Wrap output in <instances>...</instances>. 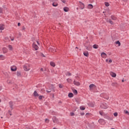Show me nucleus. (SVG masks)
I'll return each instance as SVG.
<instances>
[{
  "label": "nucleus",
  "instance_id": "obj_1",
  "mask_svg": "<svg viewBox=\"0 0 129 129\" xmlns=\"http://www.w3.org/2000/svg\"><path fill=\"white\" fill-rule=\"evenodd\" d=\"M32 47L35 49L36 51H37V50H38L39 49V46H38V45H37V44H36V43L35 42H33V43L32 44Z\"/></svg>",
  "mask_w": 129,
  "mask_h": 129
},
{
  "label": "nucleus",
  "instance_id": "obj_2",
  "mask_svg": "<svg viewBox=\"0 0 129 129\" xmlns=\"http://www.w3.org/2000/svg\"><path fill=\"white\" fill-rule=\"evenodd\" d=\"M49 51L50 52H53V53H54V52H57V50H56V47H52L49 48Z\"/></svg>",
  "mask_w": 129,
  "mask_h": 129
},
{
  "label": "nucleus",
  "instance_id": "obj_3",
  "mask_svg": "<svg viewBox=\"0 0 129 129\" xmlns=\"http://www.w3.org/2000/svg\"><path fill=\"white\" fill-rule=\"evenodd\" d=\"M90 90H93V88H96V86L95 85L92 84L89 86Z\"/></svg>",
  "mask_w": 129,
  "mask_h": 129
},
{
  "label": "nucleus",
  "instance_id": "obj_4",
  "mask_svg": "<svg viewBox=\"0 0 129 129\" xmlns=\"http://www.w3.org/2000/svg\"><path fill=\"white\" fill-rule=\"evenodd\" d=\"M18 69L17 68V67L13 66L12 67H11V71L14 72L15 71H17V70Z\"/></svg>",
  "mask_w": 129,
  "mask_h": 129
},
{
  "label": "nucleus",
  "instance_id": "obj_5",
  "mask_svg": "<svg viewBox=\"0 0 129 129\" xmlns=\"http://www.w3.org/2000/svg\"><path fill=\"white\" fill-rule=\"evenodd\" d=\"M79 4H80V6L81 10H83V9L85 8V5H84V4H83L82 2L80 1L79 2Z\"/></svg>",
  "mask_w": 129,
  "mask_h": 129
},
{
  "label": "nucleus",
  "instance_id": "obj_6",
  "mask_svg": "<svg viewBox=\"0 0 129 129\" xmlns=\"http://www.w3.org/2000/svg\"><path fill=\"white\" fill-rule=\"evenodd\" d=\"M85 47H86V50H88V51H91V49H92V46H91L90 45H89L88 46H85Z\"/></svg>",
  "mask_w": 129,
  "mask_h": 129
},
{
  "label": "nucleus",
  "instance_id": "obj_7",
  "mask_svg": "<svg viewBox=\"0 0 129 129\" xmlns=\"http://www.w3.org/2000/svg\"><path fill=\"white\" fill-rule=\"evenodd\" d=\"M52 120H53V122L54 123H56L57 122H58V119H57V118L56 117V116H53L52 117Z\"/></svg>",
  "mask_w": 129,
  "mask_h": 129
},
{
  "label": "nucleus",
  "instance_id": "obj_8",
  "mask_svg": "<svg viewBox=\"0 0 129 129\" xmlns=\"http://www.w3.org/2000/svg\"><path fill=\"white\" fill-rule=\"evenodd\" d=\"M101 108H103V109H106V108H107V105H106L105 103L103 104L102 105H101Z\"/></svg>",
  "mask_w": 129,
  "mask_h": 129
},
{
  "label": "nucleus",
  "instance_id": "obj_9",
  "mask_svg": "<svg viewBox=\"0 0 129 129\" xmlns=\"http://www.w3.org/2000/svg\"><path fill=\"white\" fill-rule=\"evenodd\" d=\"M101 56L102 58H106V56H107V55L106 54V53H105V52H102L101 54Z\"/></svg>",
  "mask_w": 129,
  "mask_h": 129
},
{
  "label": "nucleus",
  "instance_id": "obj_10",
  "mask_svg": "<svg viewBox=\"0 0 129 129\" xmlns=\"http://www.w3.org/2000/svg\"><path fill=\"white\" fill-rule=\"evenodd\" d=\"M33 96H35V97H38L39 96V94L37 92V91H35L33 93Z\"/></svg>",
  "mask_w": 129,
  "mask_h": 129
},
{
  "label": "nucleus",
  "instance_id": "obj_11",
  "mask_svg": "<svg viewBox=\"0 0 129 129\" xmlns=\"http://www.w3.org/2000/svg\"><path fill=\"white\" fill-rule=\"evenodd\" d=\"M9 105L11 108V110H13V106H14V105L13 104V101L9 102Z\"/></svg>",
  "mask_w": 129,
  "mask_h": 129
},
{
  "label": "nucleus",
  "instance_id": "obj_12",
  "mask_svg": "<svg viewBox=\"0 0 129 129\" xmlns=\"http://www.w3.org/2000/svg\"><path fill=\"white\" fill-rule=\"evenodd\" d=\"M0 30L1 31H3V30H5V25L0 24Z\"/></svg>",
  "mask_w": 129,
  "mask_h": 129
},
{
  "label": "nucleus",
  "instance_id": "obj_13",
  "mask_svg": "<svg viewBox=\"0 0 129 129\" xmlns=\"http://www.w3.org/2000/svg\"><path fill=\"white\" fill-rule=\"evenodd\" d=\"M83 54L86 57L89 56V53L87 51L84 52Z\"/></svg>",
  "mask_w": 129,
  "mask_h": 129
},
{
  "label": "nucleus",
  "instance_id": "obj_14",
  "mask_svg": "<svg viewBox=\"0 0 129 129\" xmlns=\"http://www.w3.org/2000/svg\"><path fill=\"white\" fill-rule=\"evenodd\" d=\"M74 84H75V85H77V86H79V85H80V83L79 82L74 81Z\"/></svg>",
  "mask_w": 129,
  "mask_h": 129
},
{
  "label": "nucleus",
  "instance_id": "obj_15",
  "mask_svg": "<svg viewBox=\"0 0 129 129\" xmlns=\"http://www.w3.org/2000/svg\"><path fill=\"white\" fill-rule=\"evenodd\" d=\"M24 69L25 71H29V70H30V68H29L27 66H24Z\"/></svg>",
  "mask_w": 129,
  "mask_h": 129
},
{
  "label": "nucleus",
  "instance_id": "obj_16",
  "mask_svg": "<svg viewBox=\"0 0 129 129\" xmlns=\"http://www.w3.org/2000/svg\"><path fill=\"white\" fill-rule=\"evenodd\" d=\"M110 75L112 76V77H116V74L113 72H111L110 73Z\"/></svg>",
  "mask_w": 129,
  "mask_h": 129
},
{
  "label": "nucleus",
  "instance_id": "obj_17",
  "mask_svg": "<svg viewBox=\"0 0 129 129\" xmlns=\"http://www.w3.org/2000/svg\"><path fill=\"white\" fill-rule=\"evenodd\" d=\"M63 11L66 13H67V12H69V8L68 7H64Z\"/></svg>",
  "mask_w": 129,
  "mask_h": 129
},
{
  "label": "nucleus",
  "instance_id": "obj_18",
  "mask_svg": "<svg viewBox=\"0 0 129 129\" xmlns=\"http://www.w3.org/2000/svg\"><path fill=\"white\" fill-rule=\"evenodd\" d=\"M111 18L112 19V20H113V21H116V20H117V18H116V17L113 15L111 16Z\"/></svg>",
  "mask_w": 129,
  "mask_h": 129
},
{
  "label": "nucleus",
  "instance_id": "obj_19",
  "mask_svg": "<svg viewBox=\"0 0 129 129\" xmlns=\"http://www.w3.org/2000/svg\"><path fill=\"white\" fill-rule=\"evenodd\" d=\"M111 85H112V86H113V87H117L118 84H117V83L114 82V83H112L111 84Z\"/></svg>",
  "mask_w": 129,
  "mask_h": 129
},
{
  "label": "nucleus",
  "instance_id": "obj_20",
  "mask_svg": "<svg viewBox=\"0 0 129 129\" xmlns=\"http://www.w3.org/2000/svg\"><path fill=\"white\" fill-rule=\"evenodd\" d=\"M3 53H5L8 52V48L7 47H4L3 48Z\"/></svg>",
  "mask_w": 129,
  "mask_h": 129
},
{
  "label": "nucleus",
  "instance_id": "obj_21",
  "mask_svg": "<svg viewBox=\"0 0 129 129\" xmlns=\"http://www.w3.org/2000/svg\"><path fill=\"white\" fill-rule=\"evenodd\" d=\"M50 65L52 66V67H55L56 66V64H55V62L53 61H51L50 62Z\"/></svg>",
  "mask_w": 129,
  "mask_h": 129
},
{
  "label": "nucleus",
  "instance_id": "obj_22",
  "mask_svg": "<svg viewBox=\"0 0 129 129\" xmlns=\"http://www.w3.org/2000/svg\"><path fill=\"white\" fill-rule=\"evenodd\" d=\"M73 92L74 94H75V95H77V94H78V92L77 91V90L74 89L73 91Z\"/></svg>",
  "mask_w": 129,
  "mask_h": 129
},
{
  "label": "nucleus",
  "instance_id": "obj_23",
  "mask_svg": "<svg viewBox=\"0 0 129 129\" xmlns=\"http://www.w3.org/2000/svg\"><path fill=\"white\" fill-rule=\"evenodd\" d=\"M53 7H58V3L56 2H54L52 4Z\"/></svg>",
  "mask_w": 129,
  "mask_h": 129
},
{
  "label": "nucleus",
  "instance_id": "obj_24",
  "mask_svg": "<svg viewBox=\"0 0 129 129\" xmlns=\"http://www.w3.org/2000/svg\"><path fill=\"white\" fill-rule=\"evenodd\" d=\"M88 9H93V5L92 4H89L88 5Z\"/></svg>",
  "mask_w": 129,
  "mask_h": 129
},
{
  "label": "nucleus",
  "instance_id": "obj_25",
  "mask_svg": "<svg viewBox=\"0 0 129 129\" xmlns=\"http://www.w3.org/2000/svg\"><path fill=\"white\" fill-rule=\"evenodd\" d=\"M68 96H69V97H70V98L73 97V96H74L73 93H70L68 95Z\"/></svg>",
  "mask_w": 129,
  "mask_h": 129
},
{
  "label": "nucleus",
  "instance_id": "obj_26",
  "mask_svg": "<svg viewBox=\"0 0 129 129\" xmlns=\"http://www.w3.org/2000/svg\"><path fill=\"white\" fill-rule=\"evenodd\" d=\"M93 48H94V49H98V45H97V44H94L93 45Z\"/></svg>",
  "mask_w": 129,
  "mask_h": 129
},
{
  "label": "nucleus",
  "instance_id": "obj_27",
  "mask_svg": "<svg viewBox=\"0 0 129 129\" xmlns=\"http://www.w3.org/2000/svg\"><path fill=\"white\" fill-rule=\"evenodd\" d=\"M115 44H118V46L119 47V46H120L121 44H120V42H119V40L116 41L115 42Z\"/></svg>",
  "mask_w": 129,
  "mask_h": 129
},
{
  "label": "nucleus",
  "instance_id": "obj_28",
  "mask_svg": "<svg viewBox=\"0 0 129 129\" xmlns=\"http://www.w3.org/2000/svg\"><path fill=\"white\" fill-rule=\"evenodd\" d=\"M71 75H72V74H71L70 72H68L67 73H66V76H71Z\"/></svg>",
  "mask_w": 129,
  "mask_h": 129
},
{
  "label": "nucleus",
  "instance_id": "obj_29",
  "mask_svg": "<svg viewBox=\"0 0 129 129\" xmlns=\"http://www.w3.org/2000/svg\"><path fill=\"white\" fill-rule=\"evenodd\" d=\"M17 76H22V74L21 73V72H17Z\"/></svg>",
  "mask_w": 129,
  "mask_h": 129
},
{
  "label": "nucleus",
  "instance_id": "obj_30",
  "mask_svg": "<svg viewBox=\"0 0 129 129\" xmlns=\"http://www.w3.org/2000/svg\"><path fill=\"white\" fill-rule=\"evenodd\" d=\"M104 5L106 7H109V3L108 2H105Z\"/></svg>",
  "mask_w": 129,
  "mask_h": 129
},
{
  "label": "nucleus",
  "instance_id": "obj_31",
  "mask_svg": "<svg viewBox=\"0 0 129 129\" xmlns=\"http://www.w3.org/2000/svg\"><path fill=\"white\" fill-rule=\"evenodd\" d=\"M8 48L9 49V50H10V51H12V50H13V46H12V45H9L8 46Z\"/></svg>",
  "mask_w": 129,
  "mask_h": 129
},
{
  "label": "nucleus",
  "instance_id": "obj_32",
  "mask_svg": "<svg viewBox=\"0 0 129 129\" xmlns=\"http://www.w3.org/2000/svg\"><path fill=\"white\" fill-rule=\"evenodd\" d=\"M5 57H4V55H0V60H4Z\"/></svg>",
  "mask_w": 129,
  "mask_h": 129
},
{
  "label": "nucleus",
  "instance_id": "obj_33",
  "mask_svg": "<svg viewBox=\"0 0 129 129\" xmlns=\"http://www.w3.org/2000/svg\"><path fill=\"white\" fill-rule=\"evenodd\" d=\"M67 82H69V83H71L72 82V80L71 79H68L67 80Z\"/></svg>",
  "mask_w": 129,
  "mask_h": 129
},
{
  "label": "nucleus",
  "instance_id": "obj_34",
  "mask_svg": "<svg viewBox=\"0 0 129 129\" xmlns=\"http://www.w3.org/2000/svg\"><path fill=\"white\" fill-rule=\"evenodd\" d=\"M80 108L81 110H85V107L82 106H80Z\"/></svg>",
  "mask_w": 129,
  "mask_h": 129
},
{
  "label": "nucleus",
  "instance_id": "obj_35",
  "mask_svg": "<svg viewBox=\"0 0 129 129\" xmlns=\"http://www.w3.org/2000/svg\"><path fill=\"white\" fill-rule=\"evenodd\" d=\"M42 98H44V96H43L40 95V96L38 97V99H39V100H42Z\"/></svg>",
  "mask_w": 129,
  "mask_h": 129
},
{
  "label": "nucleus",
  "instance_id": "obj_36",
  "mask_svg": "<svg viewBox=\"0 0 129 129\" xmlns=\"http://www.w3.org/2000/svg\"><path fill=\"white\" fill-rule=\"evenodd\" d=\"M99 113H100V115H102V116L104 115V113H103V111H99Z\"/></svg>",
  "mask_w": 129,
  "mask_h": 129
},
{
  "label": "nucleus",
  "instance_id": "obj_37",
  "mask_svg": "<svg viewBox=\"0 0 129 129\" xmlns=\"http://www.w3.org/2000/svg\"><path fill=\"white\" fill-rule=\"evenodd\" d=\"M108 22L111 24V25H113V22H112L110 19L108 20Z\"/></svg>",
  "mask_w": 129,
  "mask_h": 129
},
{
  "label": "nucleus",
  "instance_id": "obj_38",
  "mask_svg": "<svg viewBox=\"0 0 129 129\" xmlns=\"http://www.w3.org/2000/svg\"><path fill=\"white\" fill-rule=\"evenodd\" d=\"M51 88H52L53 92H55V88H54V87H53V85H51Z\"/></svg>",
  "mask_w": 129,
  "mask_h": 129
},
{
  "label": "nucleus",
  "instance_id": "obj_39",
  "mask_svg": "<svg viewBox=\"0 0 129 129\" xmlns=\"http://www.w3.org/2000/svg\"><path fill=\"white\" fill-rule=\"evenodd\" d=\"M125 114H127V115H129V112L127 110L124 111Z\"/></svg>",
  "mask_w": 129,
  "mask_h": 129
},
{
  "label": "nucleus",
  "instance_id": "obj_40",
  "mask_svg": "<svg viewBox=\"0 0 129 129\" xmlns=\"http://www.w3.org/2000/svg\"><path fill=\"white\" fill-rule=\"evenodd\" d=\"M58 86L59 88H63V86L61 84H59Z\"/></svg>",
  "mask_w": 129,
  "mask_h": 129
},
{
  "label": "nucleus",
  "instance_id": "obj_41",
  "mask_svg": "<svg viewBox=\"0 0 129 129\" xmlns=\"http://www.w3.org/2000/svg\"><path fill=\"white\" fill-rule=\"evenodd\" d=\"M114 116H117V115H118V113H117V112H115V113H114Z\"/></svg>",
  "mask_w": 129,
  "mask_h": 129
},
{
  "label": "nucleus",
  "instance_id": "obj_42",
  "mask_svg": "<svg viewBox=\"0 0 129 129\" xmlns=\"http://www.w3.org/2000/svg\"><path fill=\"white\" fill-rule=\"evenodd\" d=\"M61 2H62V3H63V4H66V0H60Z\"/></svg>",
  "mask_w": 129,
  "mask_h": 129
},
{
  "label": "nucleus",
  "instance_id": "obj_43",
  "mask_svg": "<svg viewBox=\"0 0 129 129\" xmlns=\"http://www.w3.org/2000/svg\"><path fill=\"white\" fill-rule=\"evenodd\" d=\"M3 13V8H0V14H2Z\"/></svg>",
  "mask_w": 129,
  "mask_h": 129
},
{
  "label": "nucleus",
  "instance_id": "obj_44",
  "mask_svg": "<svg viewBox=\"0 0 129 129\" xmlns=\"http://www.w3.org/2000/svg\"><path fill=\"white\" fill-rule=\"evenodd\" d=\"M102 121H104V120H103V119H101L99 120V122H101Z\"/></svg>",
  "mask_w": 129,
  "mask_h": 129
},
{
  "label": "nucleus",
  "instance_id": "obj_45",
  "mask_svg": "<svg viewBox=\"0 0 129 129\" xmlns=\"http://www.w3.org/2000/svg\"><path fill=\"white\" fill-rule=\"evenodd\" d=\"M70 115L71 116H73L74 115V112H71Z\"/></svg>",
  "mask_w": 129,
  "mask_h": 129
},
{
  "label": "nucleus",
  "instance_id": "obj_46",
  "mask_svg": "<svg viewBox=\"0 0 129 129\" xmlns=\"http://www.w3.org/2000/svg\"><path fill=\"white\" fill-rule=\"evenodd\" d=\"M8 112H9L10 115H12V111L9 110V111H8Z\"/></svg>",
  "mask_w": 129,
  "mask_h": 129
},
{
  "label": "nucleus",
  "instance_id": "obj_47",
  "mask_svg": "<svg viewBox=\"0 0 129 129\" xmlns=\"http://www.w3.org/2000/svg\"><path fill=\"white\" fill-rule=\"evenodd\" d=\"M105 99H106L107 100H108L109 99V97L107 96L106 97H104Z\"/></svg>",
  "mask_w": 129,
  "mask_h": 129
},
{
  "label": "nucleus",
  "instance_id": "obj_48",
  "mask_svg": "<svg viewBox=\"0 0 129 129\" xmlns=\"http://www.w3.org/2000/svg\"><path fill=\"white\" fill-rule=\"evenodd\" d=\"M86 116H87V115H91V113H87L86 114Z\"/></svg>",
  "mask_w": 129,
  "mask_h": 129
},
{
  "label": "nucleus",
  "instance_id": "obj_49",
  "mask_svg": "<svg viewBox=\"0 0 129 129\" xmlns=\"http://www.w3.org/2000/svg\"><path fill=\"white\" fill-rule=\"evenodd\" d=\"M46 92H47L48 93H50V92H51V90H46Z\"/></svg>",
  "mask_w": 129,
  "mask_h": 129
},
{
  "label": "nucleus",
  "instance_id": "obj_50",
  "mask_svg": "<svg viewBox=\"0 0 129 129\" xmlns=\"http://www.w3.org/2000/svg\"><path fill=\"white\" fill-rule=\"evenodd\" d=\"M108 62H109L108 63H111V62H112V60L110 59L109 60Z\"/></svg>",
  "mask_w": 129,
  "mask_h": 129
},
{
  "label": "nucleus",
  "instance_id": "obj_51",
  "mask_svg": "<svg viewBox=\"0 0 129 129\" xmlns=\"http://www.w3.org/2000/svg\"><path fill=\"white\" fill-rule=\"evenodd\" d=\"M80 114H81V115H84V114H85L84 113V112H82V113H81Z\"/></svg>",
  "mask_w": 129,
  "mask_h": 129
},
{
  "label": "nucleus",
  "instance_id": "obj_52",
  "mask_svg": "<svg viewBox=\"0 0 129 129\" xmlns=\"http://www.w3.org/2000/svg\"><path fill=\"white\" fill-rule=\"evenodd\" d=\"M25 29H26V28H25V26L22 27L23 30H25Z\"/></svg>",
  "mask_w": 129,
  "mask_h": 129
},
{
  "label": "nucleus",
  "instance_id": "obj_53",
  "mask_svg": "<svg viewBox=\"0 0 129 129\" xmlns=\"http://www.w3.org/2000/svg\"><path fill=\"white\" fill-rule=\"evenodd\" d=\"M45 121H47V122H49V119H45Z\"/></svg>",
  "mask_w": 129,
  "mask_h": 129
},
{
  "label": "nucleus",
  "instance_id": "obj_54",
  "mask_svg": "<svg viewBox=\"0 0 129 129\" xmlns=\"http://www.w3.org/2000/svg\"><path fill=\"white\" fill-rule=\"evenodd\" d=\"M18 27H20V26H21V23H18Z\"/></svg>",
  "mask_w": 129,
  "mask_h": 129
},
{
  "label": "nucleus",
  "instance_id": "obj_55",
  "mask_svg": "<svg viewBox=\"0 0 129 129\" xmlns=\"http://www.w3.org/2000/svg\"><path fill=\"white\" fill-rule=\"evenodd\" d=\"M40 71H41L43 72L44 71V69L43 68H41Z\"/></svg>",
  "mask_w": 129,
  "mask_h": 129
},
{
  "label": "nucleus",
  "instance_id": "obj_56",
  "mask_svg": "<svg viewBox=\"0 0 129 129\" xmlns=\"http://www.w3.org/2000/svg\"><path fill=\"white\" fill-rule=\"evenodd\" d=\"M36 42L37 43L38 45H40V43H39V41H37Z\"/></svg>",
  "mask_w": 129,
  "mask_h": 129
},
{
  "label": "nucleus",
  "instance_id": "obj_57",
  "mask_svg": "<svg viewBox=\"0 0 129 129\" xmlns=\"http://www.w3.org/2000/svg\"><path fill=\"white\" fill-rule=\"evenodd\" d=\"M11 41H14V38H11Z\"/></svg>",
  "mask_w": 129,
  "mask_h": 129
},
{
  "label": "nucleus",
  "instance_id": "obj_58",
  "mask_svg": "<svg viewBox=\"0 0 129 129\" xmlns=\"http://www.w3.org/2000/svg\"><path fill=\"white\" fill-rule=\"evenodd\" d=\"M106 62H108V59H106Z\"/></svg>",
  "mask_w": 129,
  "mask_h": 129
},
{
  "label": "nucleus",
  "instance_id": "obj_59",
  "mask_svg": "<svg viewBox=\"0 0 129 129\" xmlns=\"http://www.w3.org/2000/svg\"><path fill=\"white\" fill-rule=\"evenodd\" d=\"M121 82H124V79L122 80Z\"/></svg>",
  "mask_w": 129,
  "mask_h": 129
},
{
  "label": "nucleus",
  "instance_id": "obj_60",
  "mask_svg": "<svg viewBox=\"0 0 129 129\" xmlns=\"http://www.w3.org/2000/svg\"><path fill=\"white\" fill-rule=\"evenodd\" d=\"M54 94H52V98H54Z\"/></svg>",
  "mask_w": 129,
  "mask_h": 129
},
{
  "label": "nucleus",
  "instance_id": "obj_61",
  "mask_svg": "<svg viewBox=\"0 0 129 129\" xmlns=\"http://www.w3.org/2000/svg\"><path fill=\"white\" fill-rule=\"evenodd\" d=\"M42 57H45V55L43 54H42Z\"/></svg>",
  "mask_w": 129,
  "mask_h": 129
},
{
  "label": "nucleus",
  "instance_id": "obj_62",
  "mask_svg": "<svg viewBox=\"0 0 129 129\" xmlns=\"http://www.w3.org/2000/svg\"><path fill=\"white\" fill-rule=\"evenodd\" d=\"M0 90H2V87L0 86Z\"/></svg>",
  "mask_w": 129,
  "mask_h": 129
},
{
  "label": "nucleus",
  "instance_id": "obj_63",
  "mask_svg": "<svg viewBox=\"0 0 129 129\" xmlns=\"http://www.w3.org/2000/svg\"><path fill=\"white\" fill-rule=\"evenodd\" d=\"M76 49H79L78 47H76Z\"/></svg>",
  "mask_w": 129,
  "mask_h": 129
},
{
  "label": "nucleus",
  "instance_id": "obj_64",
  "mask_svg": "<svg viewBox=\"0 0 129 129\" xmlns=\"http://www.w3.org/2000/svg\"><path fill=\"white\" fill-rule=\"evenodd\" d=\"M8 83H11V82L8 81Z\"/></svg>",
  "mask_w": 129,
  "mask_h": 129
}]
</instances>
